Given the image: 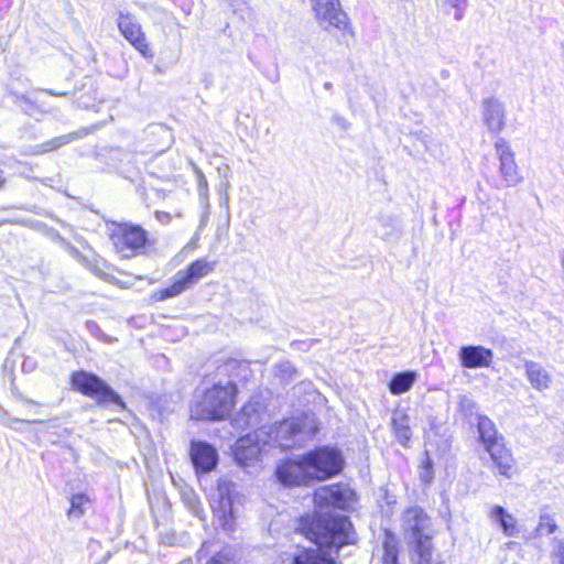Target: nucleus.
I'll return each instance as SVG.
<instances>
[{
    "instance_id": "nucleus-1",
    "label": "nucleus",
    "mask_w": 564,
    "mask_h": 564,
    "mask_svg": "<svg viewBox=\"0 0 564 564\" xmlns=\"http://www.w3.org/2000/svg\"><path fill=\"white\" fill-rule=\"evenodd\" d=\"M242 366L240 361L230 359L203 380V389L195 394L189 408L191 419L219 421L230 414L237 394L234 378Z\"/></svg>"
},
{
    "instance_id": "nucleus-2",
    "label": "nucleus",
    "mask_w": 564,
    "mask_h": 564,
    "mask_svg": "<svg viewBox=\"0 0 564 564\" xmlns=\"http://www.w3.org/2000/svg\"><path fill=\"white\" fill-rule=\"evenodd\" d=\"M297 530L321 549L328 550L329 554L357 542L350 520L341 514H324L322 511L305 514L300 519Z\"/></svg>"
},
{
    "instance_id": "nucleus-3",
    "label": "nucleus",
    "mask_w": 564,
    "mask_h": 564,
    "mask_svg": "<svg viewBox=\"0 0 564 564\" xmlns=\"http://www.w3.org/2000/svg\"><path fill=\"white\" fill-rule=\"evenodd\" d=\"M264 427L270 432L271 444L282 449L300 447L316 433L314 420L307 416L292 417Z\"/></svg>"
},
{
    "instance_id": "nucleus-4",
    "label": "nucleus",
    "mask_w": 564,
    "mask_h": 564,
    "mask_svg": "<svg viewBox=\"0 0 564 564\" xmlns=\"http://www.w3.org/2000/svg\"><path fill=\"white\" fill-rule=\"evenodd\" d=\"M214 269V264L206 259H197L185 270H180L172 280V283L152 294L154 301H165L176 297L186 290L193 288L200 279L207 276Z\"/></svg>"
},
{
    "instance_id": "nucleus-5",
    "label": "nucleus",
    "mask_w": 564,
    "mask_h": 564,
    "mask_svg": "<svg viewBox=\"0 0 564 564\" xmlns=\"http://www.w3.org/2000/svg\"><path fill=\"white\" fill-rule=\"evenodd\" d=\"M116 251L126 259L141 254L148 242V232L140 225L113 223L110 234Z\"/></svg>"
},
{
    "instance_id": "nucleus-6",
    "label": "nucleus",
    "mask_w": 564,
    "mask_h": 564,
    "mask_svg": "<svg viewBox=\"0 0 564 564\" xmlns=\"http://www.w3.org/2000/svg\"><path fill=\"white\" fill-rule=\"evenodd\" d=\"M72 386L85 395L95 398L99 404H115L124 408L122 399L98 376L86 371H76L72 375Z\"/></svg>"
},
{
    "instance_id": "nucleus-7",
    "label": "nucleus",
    "mask_w": 564,
    "mask_h": 564,
    "mask_svg": "<svg viewBox=\"0 0 564 564\" xmlns=\"http://www.w3.org/2000/svg\"><path fill=\"white\" fill-rule=\"evenodd\" d=\"M430 518L419 507H410L402 514V528L404 536L413 545V551L432 546L429 529Z\"/></svg>"
},
{
    "instance_id": "nucleus-8",
    "label": "nucleus",
    "mask_w": 564,
    "mask_h": 564,
    "mask_svg": "<svg viewBox=\"0 0 564 564\" xmlns=\"http://www.w3.org/2000/svg\"><path fill=\"white\" fill-rule=\"evenodd\" d=\"M306 462L315 480H325L339 474L344 467L340 452L329 446H319L305 453Z\"/></svg>"
},
{
    "instance_id": "nucleus-9",
    "label": "nucleus",
    "mask_w": 564,
    "mask_h": 564,
    "mask_svg": "<svg viewBox=\"0 0 564 564\" xmlns=\"http://www.w3.org/2000/svg\"><path fill=\"white\" fill-rule=\"evenodd\" d=\"M267 445H271V435L265 427H260L241 436L234 446V456L240 466H249L258 460Z\"/></svg>"
},
{
    "instance_id": "nucleus-10",
    "label": "nucleus",
    "mask_w": 564,
    "mask_h": 564,
    "mask_svg": "<svg viewBox=\"0 0 564 564\" xmlns=\"http://www.w3.org/2000/svg\"><path fill=\"white\" fill-rule=\"evenodd\" d=\"M315 19L326 31L336 29L343 33L350 29L349 20L339 0H310Z\"/></svg>"
},
{
    "instance_id": "nucleus-11",
    "label": "nucleus",
    "mask_w": 564,
    "mask_h": 564,
    "mask_svg": "<svg viewBox=\"0 0 564 564\" xmlns=\"http://www.w3.org/2000/svg\"><path fill=\"white\" fill-rule=\"evenodd\" d=\"M496 153L499 160L500 182L497 188L513 187L523 182L520 169L516 162L514 152L509 142L503 138H498L495 142Z\"/></svg>"
},
{
    "instance_id": "nucleus-12",
    "label": "nucleus",
    "mask_w": 564,
    "mask_h": 564,
    "mask_svg": "<svg viewBox=\"0 0 564 564\" xmlns=\"http://www.w3.org/2000/svg\"><path fill=\"white\" fill-rule=\"evenodd\" d=\"M305 454L294 459L282 462L276 468V477L283 485L301 486L315 480L310 470Z\"/></svg>"
},
{
    "instance_id": "nucleus-13",
    "label": "nucleus",
    "mask_w": 564,
    "mask_h": 564,
    "mask_svg": "<svg viewBox=\"0 0 564 564\" xmlns=\"http://www.w3.org/2000/svg\"><path fill=\"white\" fill-rule=\"evenodd\" d=\"M354 491L345 485L336 484L318 488L314 494V502L318 508L334 507L347 509L354 502Z\"/></svg>"
},
{
    "instance_id": "nucleus-14",
    "label": "nucleus",
    "mask_w": 564,
    "mask_h": 564,
    "mask_svg": "<svg viewBox=\"0 0 564 564\" xmlns=\"http://www.w3.org/2000/svg\"><path fill=\"white\" fill-rule=\"evenodd\" d=\"M117 24L122 36L143 56L152 57L153 54L149 47L145 34L140 23L130 14L119 13Z\"/></svg>"
},
{
    "instance_id": "nucleus-15",
    "label": "nucleus",
    "mask_w": 564,
    "mask_h": 564,
    "mask_svg": "<svg viewBox=\"0 0 564 564\" xmlns=\"http://www.w3.org/2000/svg\"><path fill=\"white\" fill-rule=\"evenodd\" d=\"M189 457L196 473H209L218 464L217 449L204 441L191 442Z\"/></svg>"
},
{
    "instance_id": "nucleus-16",
    "label": "nucleus",
    "mask_w": 564,
    "mask_h": 564,
    "mask_svg": "<svg viewBox=\"0 0 564 564\" xmlns=\"http://www.w3.org/2000/svg\"><path fill=\"white\" fill-rule=\"evenodd\" d=\"M462 367L467 369L489 367L494 351L480 345L462 346L458 351Z\"/></svg>"
},
{
    "instance_id": "nucleus-17",
    "label": "nucleus",
    "mask_w": 564,
    "mask_h": 564,
    "mask_svg": "<svg viewBox=\"0 0 564 564\" xmlns=\"http://www.w3.org/2000/svg\"><path fill=\"white\" fill-rule=\"evenodd\" d=\"M484 121L487 128L495 133L502 131L506 123V113L502 104L494 98L486 99L482 102Z\"/></svg>"
},
{
    "instance_id": "nucleus-18",
    "label": "nucleus",
    "mask_w": 564,
    "mask_h": 564,
    "mask_svg": "<svg viewBox=\"0 0 564 564\" xmlns=\"http://www.w3.org/2000/svg\"><path fill=\"white\" fill-rule=\"evenodd\" d=\"M486 452L490 455L494 465L500 475L510 478L513 469L514 460L511 452L505 446L503 442L491 445Z\"/></svg>"
},
{
    "instance_id": "nucleus-19",
    "label": "nucleus",
    "mask_w": 564,
    "mask_h": 564,
    "mask_svg": "<svg viewBox=\"0 0 564 564\" xmlns=\"http://www.w3.org/2000/svg\"><path fill=\"white\" fill-rule=\"evenodd\" d=\"M219 501L215 507L224 529H230V521L234 518V502L230 495V484H219L218 486Z\"/></svg>"
},
{
    "instance_id": "nucleus-20",
    "label": "nucleus",
    "mask_w": 564,
    "mask_h": 564,
    "mask_svg": "<svg viewBox=\"0 0 564 564\" xmlns=\"http://www.w3.org/2000/svg\"><path fill=\"white\" fill-rule=\"evenodd\" d=\"M262 405L258 401H249L237 413L234 423L239 429L253 427L260 423Z\"/></svg>"
},
{
    "instance_id": "nucleus-21",
    "label": "nucleus",
    "mask_w": 564,
    "mask_h": 564,
    "mask_svg": "<svg viewBox=\"0 0 564 564\" xmlns=\"http://www.w3.org/2000/svg\"><path fill=\"white\" fill-rule=\"evenodd\" d=\"M525 375L532 388L535 390H546L552 383V378L547 370L535 361L525 362Z\"/></svg>"
},
{
    "instance_id": "nucleus-22",
    "label": "nucleus",
    "mask_w": 564,
    "mask_h": 564,
    "mask_svg": "<svg viewBox=\"0 0 564 564\" xmlns=\"http://www.w3.org/2000/svg\"><path fill=\"white\" fill-rule=\"evenodd\" d=\"M401 221L394 215H381L378 219L377 235L387 241H394L401 236Z\"/></svg>"
},
{
    "instance_id": "nucleus-23",
    "label": "nucleus",
    "mask_w": 564,
    "mask_h": 564,
    "mask_svg": "<svg viewBox=\"0 0 564 564\" xmlns=\"http://www.w3.org/2000/svg\"><path fill=\"white\" fill-rule=\"evenodd\" d=\"M477 430L485 449L503 441V437L498 435L495 423L486 415H479Z\"/></svg>"
},
{
    "instance_id": "nucleus-24",
    "label": "nucleus",
    "mask_w": 564,
    "mask_h": 564,
    "mask_svg": "<svg viewBox=\"0 0 564 564\" xmlns=\"http://www.w3.org/2000/svg\"><path fill=\"white\" fill-rule=\"evenodd\" d=\"M489 517L492 521L499 523L505 535L514 536L517 534V521L511 513L507 512L503 507L494 506L490 509Z\"/></svg>"
},
{
    "instance_id": "nucleus-25",
    "label": "nucleus",
    "mask_w": 564,
    "mask_h": 564,
    "mask_svg": "<svg viewBox=\"0 0 564 564\" xmlns=\"http://www.w3.org/2000/svg\"><path fill=\"white\" fill-rule=\"evenodd\" d=\"M416 380L415 371H403L393 375L389 382V390L392 394L399 395L408 392Z\"/></svg>"
},
{
    "instance_id": "nucleus-26",
    "label": "nucleus",
    "mask_w": 564,
    "mask_h": 564,
    "mask_svg": "<svg viewBox=\"0 0 564 564\" xmlns=\"http://www.w3.org/2000/svg\"><path fill=\"white\" fill-rule=\"evenodd\" d=\"M392 426L398 441L402 445H408L412 436L409 416L403 412H395L392 417Z\"/></svg>"
},
{
    "instance_id": "nucleus-27",
    "label": "nucleus",
    "mask_w": 564,
    "mask_h": 564,
    "mask_svg": "<svg viewBox=\"0 0 564 564\" xmlns=\"http://www.w3.org/2000/svg\"><path fill=\"white\" fill-rule=\"evenodd\" d=\"M192 167H193V171L196 175V181H197V192H198V197H199V202L202 204V206L204 207L205 209V215L203 216L202 218V225H205V223L207 221V218H208V214H209V203H208V182H207V178L206 176L204 175V173L202 172V170L195 164V163H191Z\"/></svg>"
},
{
    "instance_id": "nucleus-28",
    "label": "nucleus",
    "mask_w": 564,
    "mask_h": 564,
    "mask_svg": "<svg viewBox=\"0 0 564 564\" xmlns=\"http://www.w3.org/2000/svg\"><path fill=\"white\" fill-rule=\"evenodd\" d=\"M293 564H335V560L318 550H303L294 556Z\"/></svg>"
},
{
    "instance_id": "nucleus-29",
    "label": "nucleus",
    "mask_w": 564,
    "mask_h": 564,
    "mask_svg": "<svg viewBox=\"0 0 564 564\" xmlns=\"http://www.w3.org/2000/svg\"><path fill=\"white\" fill-rule=\"evenodd\" d=\"M90 505V499L85 494H75L70 498V507L68 510V516L70 518H80L85 514L88 506Z\"/></svg>"
},
{
    "instance_id": "nucleus-30",
    "label": "nucleus",
    "mask_w": 564,
    "mask_h": 564,
    "mask_svg": "<svg viewBox=\"0 0 564 564\" xmlns=\"http://www.w3.org/2000/svg\"><path fill=\"white\" fill-rule=\"evenodd\" d=\"M556 529H557V524L554 521V519L549 514H542L540 517L539 524L535 529V533L539 536L550 535V534L554 533L556 531Z\"/></svg>"
},
{
    "instance_id": "nucleus-31",
    "label": "nucleus",
    "mask_w": 564,
    "mask_h": 564,
    "mask_svg": "<svg viewBox=\"0 0 564 564\" xmlns=\"http://www.w3.org/2000/svg\"><path fill=\"white\" fill-rule=\"evenodd\" d=\"M77 134H65L56 137L41 145V152H50L69 143Z\"/></svg>"
},
{
    "instance_id": "nucleus-32",
    "label": "nucleus",
    "mask_w": 564,
    "mask_h": 564,
    "mask_svg": "<svg viewBox=\"0 0 564 564\" xmlns=\"http://www.w3.org/2000/svg\"><path fill=\"white\" fill-rule=\"evenodd\" d=\"M383 564H399L398 549L394 543L386 541L383 544Z\"/></svg>"
},
{
    "instance_id": "nucleus-33",
    "label": "nucleus",
    "mask_w": 564,
    "mask_h": 564,
    "mask_svg": "<svg viewBox=\"0 0 564 564\" xmlns=\"http://www.w3.org/2000/svg\"><path fill=\"white\" fill-rule=\"evenodd\" d=\"M276 371L283 381H289V380L293 379L294 375L296 373V369L288 360H284V361H281L280 364H278Z\"/></svg>"
},
{
    "instance_id": "nucleus-34",
    "label": "nucleus",
    "mask_w": 564,
    "mask_h": 564,
    "mask_svg": "<svg viewBox=\"0 0 564 564\" xmlns=\"http://www.w3.org/2000/svg\"><path fill=\"white\" fill-rule=\"evenodd\" d=\"M234 563V551L229 547L221 550L215 556H213L207 564H232Z\"/></svg>"
},
{
    "instance_id": "nucleus-35",
    "label": "nucleus",
    "mask_w": 564,
    "mask_h": 564,
    "mask_svg": "<svg viewBox=\"0 0 564 564\" xmlns=\"http://www.w3.org/2000/svg\"><path fill=\"white\" fill-rule=\"evenodd\" d=\"M420 478L425 485L431 484L433 480L432 460L429 456H426L422 462Z\"/></svg>"
},
{
    "instance_id": "nucleus-36",
    "label": "nucleus",
    "mask_w": 564,
    "mask_h": 564,
    "mask_svg": "<svg viewBox=\"0 0 564 564\" xmlns=\"http://www.w3.org/2000/svg\"><path fill=\"white\" fill-rule=\"evenodd\" d=\"M415 561L416 564H441L440 562L432 561V546L426 549H421V551L415 552Z\"/></svg>"
},
{
    "instance_id": "nucleus-37",
    "label": "nucleus",
    "mask_w": 564,
    "mask_h": 564,
    "mask_svg": "<svg viewBox=\"0 0 564 564\" xmlns=\"http://www.w3.org/2000/svg\"><path fill=\"white\" fill-rule=\"evenodd\" d=\"M552 557L556 564H564V539L556 541Z\"/></svg>"
},
{
    "instance_id": "nucleus-38",
    "label": "nucleus",
    "mask_w": 564,
    "mask_h": 564,
    "mask_svg": "<svg viewBox=\"0 0 564 564\" xmlns=\"http://www.w3.org/2000/svg\"><path fill=\"white\" fill-rule=\"evenodd\" d=\"M61 242H62V246L65 249V251L70 257H73L74 259H77V260L83 259L82 253L79 252V250L76 247L72 246L69 242L65 241L64 239H61Z\"/></svg>"
},
{
    "instance_id": "nucleus-39",
    "label": "nucleus",
    "mask_w": 564,
    "mask_h": 564,
    "mask_svg": "<svg viewBox=\"0 0 564 564\" xmlns=\"http://www.w3.org/2000/svg\"><path fill=\"white\" fill-rule=\"evenodd\" d=\"M37 422H39V421H36V420H35V421L30 422V421H23V420H20V419H11V420H9V422H8V424H7V425H8L10 429H12V430L18 431V430H19V429L17 427V425H18V424H23V423H37Z\"/></svg>"
},
{
    "instance_id": "nucleus-40",
    "label": "nucleus",
    "mask_w": 564,
    "mask_h": 564,
    "mask_svg": "<svg viewBox=\"0 0 564 564\" xmlns=\"http://www.w3.org/2000/svg\"><path fill=\"white\" fill-rule=\"evenodd\" d=\"M155 218L163 224H169L171 221V215L165 212H155Z\"/></svg>"
},
{
    "instance_id": "nucleus-41",
    "label": "nucleus",
    "mask_w": 564,
    "mask_h": 564,
    "mask_svg": "<svg viewBox=\"0 0 564 564\" xmlns=\"http://www.w3.org/2000/svg\"><path fill=\"white\" fill-rule=\"evenodd\" d=\"M467 0H444V4L449 6L451 8H457L460 6H466Z\"/></svg>"
},
{
    "instance_id": "nucleus-42",
    "label": "nucleus",
    "mask_w": 564,
    "mask_h": 564,
    "mask_svg": "<svg viewBox=\"0 0 564 564\" xmlns=\"http://www.w3.org/2000/svg\"><path fill=\"white\" fill-rule=\"evenodd\" d=\"M466 6L455 8V20L459 21L464 17Z\"/></svg>"
},
{
    "instance_id": "nucleus-43",
    "label": "nucleus",
    "mask_w": 564,
    "mask_h": 564,
    "mask_svg": "<svg viewBox=\"0 0 564 564\" xmlns=\"http://www.w3.org/2000/svg\"><path fill=\"white\" fill-rule=\"evenodd\" d=\"M44 91L52 96H66L67 95L65 91H55L53 89H45Z\"/></svg>"
},
{
    "instance_id": "nucleus-44",
    "label": "nucleus",
    "mask_w": 564,
    "mask_h": 564,
    "mask_svg": "<svg viewBox=\"0 0 564 564\" xmlns=\"http://www.w3.org/2000/svg\"><path fill=\"white\" fill-rule=\"evenodd\" d=\"M14 97H15V100H17V101H23V102H25V104H30V105H31V102H30L29 98H28L26 96H24V95H18V94H15V95H14Z\"/></svg>"
},
{
    "instance_id": "nucleus-45",
    "label": "nucleus",
    "mask_w": 564,
    "mask_h": 564,
    "mask_svg": "<svg viewBox=\"0 0 564 564\" xmlns=\"http://www.w3.org/2000/svg\"><path fill=\"white\" fill-rule=\"evenodd\" d=\"M465 404H467V405H468V406H470V408L475 405V403H474L470 399H466V398H464V399L462 400V405H463V406H465Z\"/></svg>"
},
{
    "instance_id": "nucleus-46",
    "label": "nucleus",
    "mask_w": 564,
    "mask_h": 564,
    "mask_svg": "<svg viewBox=\"0 0 564 564\" xmlns=\"http://www.w3.org/2000/svg\"><path fill=\"white\" fill-rule=\"evenodd\" d=\"M4 182H6V177H4L3 171L0 169V187L3 186Z\"/></svg>"
},
{
    "instance_id": "nucleus-47",
    "label": "nucleus",
    "mask_w": 564,
    "mask_h": 564,
    "mask_svg": "<svg viewBox=\"0 0 564 564\" xmlns=\"http://www.w3.org/2000/svg\"><path fill=\"white\" fill-rule=\"evenodd\" d=\"M206 546H207V543H204V544H203V547H202V549H200V551H199V554H200V555L205 553Z\"/></svg>"
},
{
    "instance_id": "nucleus-48",
    "label": "nucleus",
    "mask_w": 564,
    "mask_h": 564,
    "mask_svg": "<svg viewBox=\"0 0 564 564\" xmlns=\"http://www.w3.org/2000/svg\"><path fill=\"white\" fill-rule=\"evenodd\" d=\"M324 87H325V89H330L332 88V84L329 82H326L324 84Z\"/></svg>"
}]
</instances>
